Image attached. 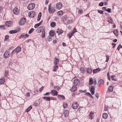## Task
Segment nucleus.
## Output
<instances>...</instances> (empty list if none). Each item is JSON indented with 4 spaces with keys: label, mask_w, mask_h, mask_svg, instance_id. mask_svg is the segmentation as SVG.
Wrapping results in <instances>:
<instances>
[{
    "label": "nucleus",
    "mask_w": 122,
    "mask_h": 122,
    "mask_svg": "<svg viewBox=\"0 0 122 122\" xmlns=\"http://www.w3.org/2000/svg\"><path fill=\"white\" fill-rule=\"evenodd\" d=\"M78 106L79 105L77 102L76 101L73 102L71 105L72 107L74 109H77Z\"/></svg>",
    "instance_id": "f257e3e1"
},
{
    "label": "nucleus",
    "mask_w": 122,
    "mask_h": 122,
    "mask_svg": "<svg viewBox=\"0 0 122 122\" xmlns=\"http://www.w3.org/2000/svg\"><path fill=\"white\" fill-rule=\"evenodd\" d=\"M51 5L50 4L49 6L48 9L49 12L50 14L53 13L56 11V10L54 8L52 7L51 9Z\"/></svg>",
    "instance_id": "f03ea898"
},
{
    "label": "nucleus",
    "mask_w": 122,
    "mask_h": 122,
    "mask_svg": "<svg viewBox=\"0 0 122 122\" xmlns=\"http://www.w3.org/2000/svg\"><path fill=\"white\" fill-rule=\"evenodd\" d=\"M35 6V5L34 4L31 3L28 5L27 7V8L29 10H31L34 8Z\"/></svg>",
    "instance_id": "7ed1b4c3"
},
{
    "label": "nucleus",
    "mask_w": 122,
    "mask_h": 122,
    "mask_svg": "<svg viewBox=\"0 0 122 122\" xmlns=\"http://www.w3.org/2000/svg\"><path fill=\"white\" fill-rule=\"evenodd\" d=\"M45 29L43 26H41L38 28L36 30V31L37 32L39 33L42 32L43 31H44Z\"/></svg>",
    "instance_id": "20e7f679"
},
{
    "label": "nucleus",
    "mask_w": 122,
    "mask_h": 122,
    "mask_svg": "<svg viewBox=\"0 0 122 122\" xmlns=\"http://www.w3.org/2000/svg\"><path fill=\"white\" fill-rule=\"evenodd\" d=\"M62 5L61 2L57 3L56 5V8L57 9L60 10L62 7Z\"/></svg>",
    "instance_id": "39448f33"
},
{
    "label": "nucleus",
    "mask_w": 122,
    "mask_h": 122,
    "mask_svg": "<svg viewBox=\"0 0 122 122\" xmlns=\"http://www.w3.org/2000/svg\"><path fill=\"white\" fill-rule=\"evenodd\" d=\"M26 21V19L24 17L22 18L20 20L19 22V24L21 25H24Z\"/></svg>",
    "instance_id": "423d86ee"
},
{
    "label": "nucleus",
    "mask_w": 122,
    "mask_h": 122,
    "mask_svg": "<svg viewBox=\"0 0 122 122\" xmlns=\"http://www.w3.org/2000/svg\"><path fill=\"white\" fill-rule=\"evenodd\" d=\"M28 15L30 17H33L36 15V13L35 11H32L29 12Z\"/></svg>",
    "instance_id": "0eeeda50"
},
{
    "label": "nucleus",
    "mask_w": 122,
    "mask_h": 122,
    "mask_svg": "<svg viewBox=\"0 0 122 122\" xmlns=\"http://www.w3.org/2000/svg\"><path fill=\"white\" fill-rule=\"evenodd\" d=\"M13 25L12 22L10 21L6 22L5 25L6 26L10 27L11 26Z\"/></svg>",
    "instance_id": "6e6552de"
},
{
    "label": "nucleus",
    "mask_w": 122,
    "mask_h": 122,
    "mask_svg": "<svg viewBox=\"0 0 122 122\" xmlns=\"http://www.w3.org/2000/svg\"><path fill=\"white\" fill-rule=\"evenodd\" d=\"M13 12L15 14L18 15L19 13V10L17 8H14L13 10Z\"/></svg>",
    "instance_id": "1a4fd4ad"
},
{
    "label": "nucleus",
    "mask_w": 122,
    "mask_h": 122,
    "mask_svg": "<svg viewBox=\"0 0 122 122\" xmlns=\"http://www.w3.org/2000/svg\"><path fill=\"white\" fill-rule=\"evenodd\" d=\"M74 83L75 85L78 86L80 83V81L77 79H75L74 81Z\"/></svg>",
    "instance_id": "9d476101"
},
{
    "label": "nucleus",
    "mask_w": 122,
    "mask_h": 122,
    "mask_svg": "<svg viewBox=\"0 0 122 122\" xmlns=\"http://www.w3.org/2000/svg\"><path fill=\"white\" fill-rule=\"evenodd\" d=\"M21 48L20 46H18L14 49L15 52L18 53L21 51Z\"/></svg>",
    "instance_id": "9b49d317"
},
{
    "label": "nucleus",
    "mask_w": 122,
    "mask_h": 122,
    "mask_svg": "<svg viewBox=\"0 0 122 122\" xmlns=\"http://www.w3.org/2000/svg\"><path fill=\"white\" fill-rule=\"evenodd\" d=\"M4 57L5 58H8L9 56V51H6L4 54Z\"/></svg>",
    "instance_id": "f8f14e48"
},
{
    "label": "nucleus",
    "mask_w": 122,
    "mask_h": 122,
    "mask_svg": "<svg viewBox=\"0 0 122 122\" xmlns=\"http://www.w3.org/2000/svg\"><path fill=\"white\" fill-rule=\"evenodd\" d=\"M51 94L54 96H56L57 95V92L54 90H52L51 91Z\"/></svg>",
    "instance_id": "ddd939ff"
},
{
    "label": "nucleus",
    "mask_w": 122,
    "mask_h": 122,
    "mask_svg": "<svg viewBox=\"0 0 122 122\" xmlns=\"http://www.w3.org/2000/svg\"><path fill=\"white\" fill-rule=\"evenodd\" d=\"M95 87L93 86H92L90 92L92 95L94 94L95 92Z\"/></svg>",
    "instance_id": "4468645a"
},
{
    "label": "nucleus",
    "mask_w": 122,
    "mask_h": 122,
    "mask_svg": "<svg viewBox=\"0 0 122 122\" xmlns=\"http://www.w3.org/2000/svg\"><path fill=\"white\" fill-rule=\"evenodd\" d=\"M94 113L91 112L89 115V118L91 120L94 117Z\"/></svg>",
    "instance_id": "2eb2a0df"
},
{
    "label": "nucleus",
    "mask_w": 122,
    "mask_h": 122,
    "mask_svg": "<svg viewBox=\"0 0 122 122\" xmlns=\"http://www.w3.org/2000/svg\"><path fill=\"white\" fill-rule=\"evenodd\" d=\"M69 111L67 110H65L64 112V114L65 117H67L68 116Z\"/></svg>",
    "instance_id": "dca6fc26"
},
{
    "label": "nucleus",
    "mask_w": 122,
    "mask_h": 122,
    "mask_svg": "<svg viewBox=\"0 0 122 122\" xmlns=\"http://www.w3.org/2000/svg\"><path fill=\"white\" fill-rule=\"evenodd\" d=\"M5 82V79L4 78L2 77L0 79V84H3Z\"/></svg>",
    "instance_id": "f3484780"
},
{
    "label": "nucleus",
    "mask_w": 122,
    "mask_h": 122,
    "mask_svg": "<svg viewBox=\"0 0 122 122\" xmlns=\"http://www.w3.org/2000/svg\"><path fill=\"white\" fill-rule=\"evenodd\" d=\"M58 66L57 65H55L53 66V71H56L58 69Z\"/></svg>",
    "instance_id": "a211bd4d"
},
{
    "label": "nucleus",
    "mask_w": 122,
    "mask_h": 122,
    "mask_svg": "<svg viewBox=\"0 0 122 122\" xmlns=\"http://www.w3.org/2000/svg\"><path fill=\"white\" fill-rule=\"evenodd\" d=\"M59 60L56 58H55L54 63V64L55 65L58 64H59Z\"/></svg>",
    "instance_id": "6ab92c4d"
},
{
    "label": "nucleus",
    "mask_w": 122,
    "mask_h": 122,
    "mask_svg": "<svg viewBox=\"0 0 122 122\" xmlns=\"http://www.w3.org/2000/svg\"><path fill=\"white\" fill-rule=\"evenodd\" d=\"M100 70V69L99 68L93 70V72L94 73H98Z\"/></svg>",
    "instance_id": "aec40b11"
},
{
    "label": "nucleus",
    "mask_w": 122,
    "mask_h": 122,
    "mask_svg": "<svg viewBox=\"0 0 122 122\" xmlns=\"http://www.w3.org/2000/svg\"><path fill=\"white\" fill-rule=\"evenodd\" d=\"M50 35L51 36H54L55 32L53 30H51L49 32Z\"/></svg>",
    "instance_id": "412c9836"
},
{
    "label": "nucleus",
    "mask_w": 122,
    "mask_h": 122,
    "mask_svg": "<svg viewBox=\"0 0 122 122\" xmlns=\"http://www.w3.org/2000/svg\"><path fill=\"white\" fill-rule=\"evenodd\" d=\"M77 89V87L75 86H73L72 88H71L70 90L72 92H74Z\"/></svg>",
    "instance_id": "4be33fe9"
},
{
    "label": "nucleus",
    "mask_w": 122,
    "mask_h": 122,
    "mask_svg": "<svg viewBox=\"0 0 122 122\" xmlns=\"http://www.w3.org/2000/svg\"><path fill=\"white\" fill-rule=\"evenodd\" d=\"M113 32L114 33L115 35L116 36H118V30L117 29H115L113 31Z\"/></svg>",
    "instance_id": "5701e85b"
},
{
    "label": "nucleus",
    "mask_w": 122,
    "mask_h": 122,
    "mask_svg": "<svg viewBox=\"0 0 122 122\" xmlns=\"http://www.w3.org/2000/svg\"><path fill=\"white\" fill-rule=\"evenodd\" d=\"M108 21L109 23L111 24H112L113 22L112 19L110 17H109L108 18Z\"/></svg>",
    "instance_id": "b1692460"
},
{
    "label": "nucleus",
    "mask_w": 122,
    "mask_h": 122,
    "mask_svg": "<svg viewBox=\"0 0 122 122\" xmlns=\"http://www.w3.org/2000/svg\"><path fill=\"white\" fill-rule=\"evenodd\" d=\"M67 17L66 16H65L61 18V20L63 22H65L66 21L67 19Z\"/></svg>",
    "instance_id": "393cba45"
},
{
    "label": "nucleus",
    "mask_w": 122,
    "mask_h": 122,
    "mask_svg": "<svg viewBox=\"0 0 122 122\" xmlns=\"http://www.w3.org/2000/svg\"><path fill=\"white\" fill-rule=\"evenodd\" d=\"M93 82L92 78V77L90 78L89 80V84L90 85H92L93 84Z\"/></svg>",
    "instance_id": "a878e982"
},
{
    "label": "nucleus",
    "mask_w": 122,
    "mask_h": 122,
    "mask_svg": "<svg viewBox=\"0 0 122 122\" xmlns=\"http://www.w3.org/2000/svg\"><path fill=\"white\" fill-rule=\"evenodd\" d=\"M108 117L107 114L106 113H104L102 115V117L103 118L105 119L107 118Z\"/></svg>",
    "instance_id": "bb28decb"
},
{
    "label": "nucleus",
    "mask_w": 122,
    "mask_h": 122,
    "mask_svg": "<svg viewBox=\"0 0 122 122\" xmlns=\"http://www.w3.org/2000/svg\"><path fill=\"white\" fill-rule=\"evenodd\" d=\"M63 32V30H58L56 31V32L58 33V35H60L62 34Z\"/></svg>",
    "instance_id": "cd10ccee"
},
{
    "label": "nucleus",
    "mask_w": 122,
    "mask_h": 122,
    "mask_svg": "<svg viewBox=\"0 0 122 122\" xmlns=\"http://www.w3.org/2000/svg\"><path fill=\"white\" fill-rule=\"evenodd\" d=\"M58 97H60L59 98L61 100H64L65 99V97L63 95H58Z\"/></svg>",
    "instance_id": "c85d7f7f"
},
{
    "label": "nucleus",
    "mask_w": 122,
    "mask_h": 122,
    "mask_svg": "<svg viewBox=\"0 0 122 122\" xmlns=\"http://www.w3.org/2000/svg\"><path fill=\"white\" fill-rule=\"evenodd\" d=\"M42 22V21H41V22H40L39 23L36 24L34 25V27L35 28H37L38 26H39L40 25Z\"/></svg>",
    "instance_id": "c756f323"
},
{
    "label": "nucleus",
    "mask_w": 122,
    "mask_h": 122,
    "mask_svg": "<svg viewBox=\"0 0 122 122\" xmlns=\"http://www.w3.org/2000/svg\"><path fill=\"white\" fill-rule=\"evenodd\" d=\"M113 87L112 86H110L108 88V90L109 92H111L113 90Z\"/></svg>",
    "instance_id": "7c9ffc66"
},
{
    "label": "nucleus",
    "mask_w": 122,
    "mask_h": 122,
    "mask_svg": "<svg viewBox=\"0 0 122 122\" xmlns=\"http://www.w3.org/2000/svg\"><path fill=\"white\" fill-rule=\"evenodd\" d=\"M43 98L45 100H46V101H50L51 99L49 97H44Z\"/></svg>",
    "instance_id": "2f4dec72"
},
{
    "label": "nucleus",
    "mask_w": 122,
    "mask_h": 122,
    "mask_svg": "<svg viewBox=\"0 0 122 122\" xmlns=\"http://www.w3.org/2000/svg\"><path fill=\"white\" fill-rule=\"evenodd\" d=\"M56 24L54 22H51L50 24V25L52 27H54L56 25Z\"/></svg>",
    "instance_id": "473e14b6"
},
{
    "label": "nucleus",
    "mask_w": 122,
    "mask_h": 122,
    "mask_svg": "<svg viewBox=\"0 0 122 122\" xmlns=\"http://www.w3.org/2000/svg\"><path fill=\"white\" fill-rule=\"evenodd\" d=\"M111 77L112 80L115 81H117V79L116 78V76L114 75H112L111 76Z\"/></svg>",
    "instance_id": "72a5a7b5"
},
{
    "label": "nucleus",
    "mask_w": 122,
    "mask_h": 122,
    "mask_svg": "<svg viewBox=\"0 0 122 122\" xmlns=\"http://www.w3.org/2000/svg\"><path fill=\"white\" fill-rule=\"evenodd\" d=\"M32 108V107L31 106H30L28 108H27L25 110V111L27 112H29L31 109Z\"/></svg>",
    "instance_id": "f704fd0d"
},
{
    "label": "nucleus",
    "mask_w": 122,
    "mask_h": 122,
    "mask_svg": "<svg viewBox=\"0 0 122 122\" xmlns=\"http://www.w3.org/2000/svg\"><path fill=\"white\" fill-rule=\"evenodd\" d=\"M17 32V31L15 30H11L9 31V33L10 34H12L16 33Z\"/></svg>",
    "instance_id": "c9c22d12"
},
{
    "label": "nucleus",
    "mask_w": 122,
    "mask_h": 122,
    "mask_svg": "<svg viewBox=\"0 0 122 122\" xmlns=\"http://www.w3.org/2000/svg\"><path fill=\"white\" fill-rule=\"evenodd\" d=\"M63 13V12L62 11L60 10L58 11L57 12V14L58 15H62Z\"/></svg>",
    "instance_id": "e433bc0d"
},
{
    "label": "nucleus",
    "mask_w": 122,
    "mask_h": 122,
    "mask_svg": "<svg viewBox=\"0 0 122 122\" xmlns=\"http://www.w3.org/2000/svg\"><path fill=\"white\" fill-rule=\"evenodd\" d=\"M9 72L8 71H5V76L6 77H7L9 75Z\"/></svg>",
    "instance_id": "4c0bfd02"
},
{
    "label": "nucleus",
    "mask_w": 122,
    "mask_h": 122,
    "mask_svg": "<svg viewBox=\"0 0 122 122\" xmlns=\"http://www.w3.org/2000/svg\"><path fill=\"white\" fill-rule=\"evenodd\" d=\"M87 72L89 73H91L92 72V71L91 69L88 68L87 70Z\"/></svg>",
    "instance_id": "58836bf2"
},
{
    "label": "nucleus",
    "mask_w": 122,
    "mask_h": 122,
    "mask_svg": "<svg viewBox=\"0 0 122 122\" xmlns=\"http://www.w3.org/2000/svg\"><path fill=\"white\" fill-rule=\"evenodd\" d=\"M54 89H55L56 90L58 91L60 89V88L58 86H54Z\"/></svg>",
    "instance_id": "ea45409f"
},
{
    "label": "nucleus",
    "mask_w": 122,
    "mask_h": 122,
    "mask_svg": "<svg viewBox=\"0 0 122 122\" xmlns=\"http://www.w3.org/2000/svg\"><path fill=\"white\" fill-rule=\"evenodd\" d=\"M45 29L44 30V31H43L42 32V37H45Z\"/></svg>",
    "instance_id": "a19ab883"
},
{
    "label": "nucleus",
    "mask_w": 122,
    "mask_h": 122,
    "mask_svg": "<svg viewBox=\"0 0 122 122\" xmlns=\"http://www.w3.org/2000/svg\"><path fill=\"white\" fill-rule=\"evenodd\" d=\"M73 20L72 19H69L67 21V23L70 24L71 23H72V22Z\"/></svg>",
    "instance_id": "79ce46f5"
},
{
    "label": "nucleus",
    "mask_w": 122,
    "mask_h": 122,
    "mask_svg": "<svg viewBox=\"0 0 122 122\" xmlns=\"http://www.w3.org/2000/svg\"><path fill=\"white\" fill-rule=\"evenodd\" d=\"M67 106V104L66 103H64L63 104V107L64 108H66Z\"/></svg>",
    "instance_id": "37998d69"
},
{
    "label": "nucleus",
    "mask_w": 122,
    "mask_h": 122,
    "mask_svg": "<svg viewBox=\"0 0 122 122\" xmlns=\"http://www.w3.org/2000/svg\"><path fill=\"white\" fill-rule=\"evenodd\" d=\"M103 82V81L102 79L100 80L98 82V84H99L100 85Z\"/></svg>",
    "instance_id": "c03bdc74"
},
{
    "label": "nucleus",
    "mask_w": 122,
    "mask_h": 122,
    "mask_svg": "<svg viewBox=\"0 0 122 122\" xmlns=\"http://www.w3.org/2000/svg\"><path fill=\"white\" fill-rule=\"evenodd\" d=\"M9 36L8 35H6L5 36V41H7L8 39L9 38Z\"/></svg>",
    "instance_id": "a18cd8bd"
},
{
    "label": "nucleus",
    "mask_w": 122,
    "mask_h": 122,
    "mask_svg": "<svg viewBox=\"0 0 122 122\" xmlns=\"http://www.w3.org/2000/svg\"><path fill=\"white\" fill-rule=\"evenodd\" d=\"M81 71L82 73H83L85 72V69L83 68H82L81 69Z\"/></svg>",
    "instance_id": "49530a36"
},
{
    "label": "nucleus",
    "mask_w": 122,
    "mask_h": 122,
    "mask_svg": "<svg viewBox=\"0 0 122 122\" xmlns=\"http://www.w3.org/2000/svg\"><path fill=\"white\" fill-rule=\"evenodd\" d=\"M83 12V10L82 9H80L78 11V13L80 14H82Z\"/></svg>",
    "instance_id": "de8ad7c7"
},
{
    "label": "nucleus",
    "mask_w": 122,
    "mask_h": 122,
    "mask_svg": "<svg viewBox=\"0 0 122 122\" xmlns=\"http://www.w3.org/2000/svg\"><path fill=\"white\" fill-rule=\"evenodd\" d=\"M34 29L33 28H32L30 30L29 32V34H30L31 33L34 31Z\"/></svg>",
    "instance_id": "09e8293b"
},
{
    "label": "nucleus",
    "mask_w": 122,
    "mask_h": 122,
    "mask_svg": "<svg viewBox=\"0 0 122 122\" xmlns=\"http://www.w3.org/2000/svg\"><path fill=\"white\" fill-rule=\"evenodd\" d=\"M73 35L72 33H70L69 34L67 35L68 37H69L70 39L71 38V37Z\"/></svg>",
    "instance_id": "8fccbe9b"
},
{
    "label": "nucleus",
    "mask_w": 122,
    "mask_h": 122,
    "mask_svg": "<svg viewBox=\"0 0 122 122\" xmlns=\"http://www.w3.org/2000/svg\"><path fill=\"white\" fill-rule=\"evenodd\" d=\"M106 11L109 13H110L111 12V9L108 8L106 10Z\"/></svg>",
    "instance_id": "3c124183"
},
{
    "label": "nucleus",
    "mask_w": 122,
    "mask_h": 122,
    "mask_svg": "<svg viewBox=\"0 0 122 122\" xmlns=\"http://www.w3.org/2000/svg\"><path fill=\"white\" fill-rule=\"evenodd\" d=\"M122 48V46H121V44H120L119 45V46H118L117 48V49L118 50H120V48Z\"/></svg>",
    "instance_id": "603ef678"
},
{
    "label": "nucleus",
    "mask_w": 122,
    "mask_h": 122,
    "mask_svg": "<svg viewBox=\"0 0 122 122\" xmlns=\"http://www.w3.org/2000/svg\"><path fill=\"white\" fill-rule=\"evenodd\" d=\"M23 38H25V35H21L19 37V38L20 39Z\"/></svg>",
    "instance_id": "864d4df0"
},
{
    "label": "nucleus",
    "mask_w": 122,
    "mask_h": 122,
    "mask_svg": "<svg viewBox=\"0 0 122 122\" xmlns=\"http://www.w3.org/2000/svg\"><path fill=\"white\" fill-rule=\"evenodd\" d=\"M103 5L104 3L102 2H100L99 4V5L101 6H103Z\"/></svg>",
    "instance_id": "5fc2aeb1"
},
{
    "label": "nucleus",
    "mask_w": 122,
    "mask_h": 122,
    "mask_svg": "<svg viewBox=\"0 0 122 122\" xmlns=\"http://www.w3.org/2000/svg\"><path fill=\"white\" fill-rule=\"evenodd\" d=\"M98 12L99 13H100L101 14H103V11L102 10H98Z\"/></svg>",
    "instance_id": "6e6d98bb"
},
{
    "label": "nucleus",
    "mask_w": 122,
    "mask_h": 122,
    "mask_svg": "<svg viewBox=\"0 0 122 122\" xmlns=\"http://www.w3.org/2000/svg\"><path fill=\"white\" fill-rule=\"evenodd\" d=\"M96 96L97 98H98L99 96V94L98 93H97L96 94Z\"/></svg>",
    "instance_id": "4d7b16f0"
},
{
    "label": "nucleus",
    "mask_w": 122,
    "mask_h": 122,
    "mask_svg": "<svg viewBox=\"0 0 122 122\" xmlns=\"http://www.w3.org/2000/svg\"><path fill=\"white\" fill-rule=\"evenodd\" d=\"M44 87H41L39 89V91L41 92H42V90L43 89Z\"/></svg>",
    "instance_id": "13d9d810"
},
{
    "label": "nucleus",
    "mask_w": 122,
    "mask_h": 122,
    "mask_svg": "<svg viewBox=\"0 0 122 122\" xmlns=\"http://www.w3.org/2000/svg\"><path fill=\"white\" fill-rule=\"evenodd\" d=\"M108 107H107L105 106V107L104 110L105 111H107L108 110Z\"/></svg>",
    "instance_id": "bf43d9fd"
},
{
    "label": "nucleus",
    "mask_w": 122,
    "mask_h": 122,
    "mask_svg": "<svg viewBox=\"0 0 122 122\" xmlns=\"http://www.w3.org/2000/svg\"><path fill=\"white\" fill-rule=\"evenodd\" d=\"M5 25H3L2 26H1L0 25V28L2 29H4V27Z\"/></svg>",
    "instance_id": "052dcab7"
},
{
    "label": "nucleus",
    "mask_w": 122,
    "mask_h": 122,
    "mask_svg": "<svg viewBox=\"0 0 122 122\" xmlns=\"http://www.w3.org/2000/svg\"><path fill=\"white\" fill-rule=\"evenodd\" d=\"M50 99L51 100H56V98L54 97H51L50 98Z\"/></svg>",
    "instance_id": "680f3d73"
},
{
    "label": "nucleus",
    "mask_w": 122,
    "mask_h": 122,
    "mask_svg": "<svg viewBox=\"0 0 122 122\" xmlns=\"http://www.w3.org/2000/svg\"><path fill=\"white\" fill-rule=\"evenodd\" d=\"M30 94L29 92L27 93L26 94V95L27 96V97H28L30 96Z\"/></svg>",
    "instance_id": "e2e57ef3"
},
{
    "label": "nucleus",
    "mask_w": 122,
    "mask_h": 122,
    "mask_svg": "<svg viewBox=\"0 0 122 122\" xmlns=\"http://www.w3.org/2000/svg\"><path fill=\"white\" fill-rule=\"evenodd\" d=\"M71 28V25H69L67 27V28L68 30H70Z\"/></svg>",
    "instance_id": "0e129e2a"
},
{
    "label": "nucleus",
    "mask_w": 122,
    "mask_h": 122,
    "mask_svg": "<svg viewBox=\"0 0 122 122\" xmlns=\"http://www.w3.org/2000/svg\"><path fill=\"white\" fill-rule=\"evenodd\" d=\"M112 45L113 46V48H114L116 45V44L114 43H112Z\"/></svg>",
    "instance_id": "69168bd1"
},
{
    "label": "nucleus",
    "mask_w": 122,
    "mask_h": 122,
    "mask_svg": "<svg viewBox=\"0 0 122 122\" xmlns=\"http://www.w3.org/2000/svg\"><path fill=\"white\" fill-rule=\"evenodd\" d=\"M34 93H36V94L38 93V90H36L34 92Z\"/></svg>",
    "instance_id": "338daca9"
},
{
    "label": "nucleus",
    "mask_w": 122,
    "mask_h": 122,
    "mask_svg": "<svg viewBox=\"0 0 122 122\" xmlns=\"http://www.w3.org/2000/svg\"><path fill=\"white\" fill-rule=\"evenodd\" d=\"M41 12L39 13V15H38V17H41Z\"/></svg>",
    "instance_id": "774afa93"
}]
</instances>
